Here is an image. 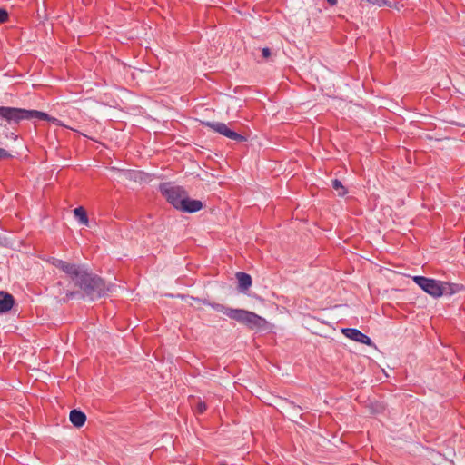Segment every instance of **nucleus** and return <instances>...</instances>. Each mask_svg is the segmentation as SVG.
I'll use <instances>...</instances> for the list:
<instances>
[{
    "label": "nucleus",
    "mask_w": 465,
    "mask_h": 465,
    "mask_svg": "<svg viewBox=\"0 0 465 465\" xmlns=\"http://www.w3.org/2000/svg\"><path fill=\"white\" fill-rule=\"evenodd\" d=\"M74 214L75 218L78 220L80 224L87 226L89 223V219L87 216V213L85 209L82 206H79L74 210Z\"/></svg>",
    "instance_id": "nucleus-12"
},
{
    "label": "nucleus",
    "mask_w": 465,
    "mask_h": 465,
    "mask_svg": "<svg viewBox=\"0 0 465 465\" xmlns=\"http://www.w3.org/2000/svg\"><path fill=\"white\" fill-rule=\"evenodd\" d=\"M430 295H431L433 298L437 299L439 297L443 296L444 294L451 295L454 292H428Z\"/></svg>",
    "instance_id": "nucleus-19"
},
{
    "label": "nucleus",
    "mask_w": 465,
    "mask_h": 465,
    "mask_svg": "<svg viewBox=\"0 0 465 465\" xmlns=\"http://www.w3.org/2000/svg\"><path fill=\"white\" fill-rule=\"evenodd\" d=\"M262 54L264 59H267L271 55V50L268 47H264L262 49Z\"/></svg>",
    "instance_id": "nucleus-20"
},
{
    "label": "nucleus",
    "mask_w": 465,
    "mask_h": 465,
    "mask_svg": "<svg viewBox=\"0 0 465 465\" xmlns=\"http://www.w3.org/2000/svg\"><path fill=\"white\" fill-rule=\"evenodd\" d=\"M104 292H68L67 299H82L84 301H94L103 297Z\"/></svg>",
    "instance_id": "nucleus-10"
},
{
    "label": "nucleus",
    "mask_w": 465,
    "mask_h": 465,
    "mask_svg": "<svg viewBox=\"0 0 465 465\" xmlns=\"http://www.w3.org/2000/svg\"><path fill=\"white\" fill-rule=\"evenodd\" d=\"M213 307L239 323L246 325L250 329H262L267 323L264 318L250 311L232 309L221 304L213 305Z\"/></svg>",
    "instance_id": "nucleus-2"
},
{
    "label": "nucleus",
    "mask_w": 465,
    "mask_h": 465,
    "mask_svg": "<svg viewBox=\"0 0 465 465\" xmlns=\"http://www.w3.org/2000/svg\"><path fill=\"white\" fill-rule=\"evenodd\" d=\"M331 184L339 196H344L347 193L346 188L342 185L340 180H332Z\"/></svg>",
    "instance_id": "nucleus-13"
},
{
    "label": "nucleus",
    "mask_w": 465,
    "mask_h": 465,
    "mask_svg": "<svg viewBox=\"0 0 465 465\" xmlns=\"http://www.w3.org/2000/svg\"><path fill=\"white\" fill-rule=\"evenodd\" d=\"M166 296H169V297H172V298H181L182 300L189 302V301H199L198 299L193 297V296H190L188 294H181V293H178V294H173V293H169V294H166Z\"/></svg>",
    "instance_id": "nucleus-15"
},
{
    "label": "nucleus",
    "mask_w": 465,
    "mask_h": 465,
    "mask_svg": "<svg viewBox=\"0 0 465 465\" xmlns=\"http://www.w3.org/2000/svg\"><path fill=\"white\" fill-rule=\"evenodd\" d=\"M407 284L413 282L422 291H461L462 286L449 282L427 278L424 276H413L406 278Z\"/></svg>",
    "instance_id": "nucleus-3"
},
{
    "label": "nucleus",
    "mask_w": 465,
    "mask_h": 465,
    "mask_svg": "<svg viewBox=\"0 0 465 465\" xmlns=\"http://www.w3.org/2000/svg\"><path fill=\"white\" fill-rule=\"evenodd\" d=\"M15 304V299L9 292H0V314L9 312Z\"/></svg>",
    "instance_id": "nucleus-8"
},
{
    "label": "nucleus",
    "mask_w": 465,
    "mask_h": 465,
    "mask_svg": "<svg viewBox=\"0 0 465 465\" xmlns=\"http://www.w3.org/2000/svg\"><path fill=\"white\" fill-rule=\"evenodd\" d=\"M10 154L5 150L0 148V159L9 157Z\"/></svg>",
    "instance_id": "nucleus-21"
},
{
    "label": "nucleus",
    "mask_w": 465,
    "mask_h": 465,
    "mask_svg": "<svg viewBox=\"0 0 465 465\" xmlns=\"http://www.w3.org/2000/svg\"><path fill=\"white\" fill-rule=\"evenodd\" d=\"M204 125L208 126L214 132L237 142H245L246 137L231 130L229 126L221 122H204Z\"/></svg>",
    "instance_id": "nucleus-5"
},
{
    "label": "nucleus",
    "mask_w": 465,
    "mask_h": 465,
    "mask_svg": "<svg viewBox=\"0 0 465 465\" xmlns=\"http://www.w3.org/2000/svg\"><path fill=\"white\" fill-rule=\"evenodd\" d=\"M206 404L203 401H199L196 405V411L198 413H203L206 411Z\"/></svg>",
    "instance_id": "nucleus-17"
},
{
    "label": "nucleus",
    "mask_w": 465,
    "mask_h": 465,
    "mask_svg": "<svg viewBox=\"0 0 465 465\" xmlns=\"http://www.w3.org/2000/svg\"><path fill=\"white\" fill-rule=\"evenodd\" d=\"M219 465H228V464H226V463H220Z\"/></svg>",
    "instance_id": "nucleus-24"
},
{
    "label": "nucleus",
    "mask_w": 465,
    "mask_h": 465,
    "mask_svg": "<svg viewBox=\"0 0 465 465\" xmlns=\"http://www.w3.org/2000/svg\"><path fill=\"white\" fill-rule=\"evenodd\" d=\"M112 171H117L118 173H120L121 174H123L124 177H126L127 179H136L137 176H138V173L135 172V171H131V170H120V169H117L115 167H112L111 169Z\"/></svg>",
    "instance_id": "nucleus-14"
},
{
    "label": "nucleus",
    "mask_w": 465,
    "mask_h": 465,
    "mask_svg": "<svg viewBox=\"0 0 465 465\" xmlns=\"http://www.w3.org/2000/svg\"><path fill=\"white\" fill-rule=\"evenodd\" d=\"M235 277L238 282L239 289L244 291L248 290L251 287L252 281V277L248 273L243 272H238L235 274Z\"/></svg>",
    "instance_id": "nucleus-11"
},
{
    "label": "nucleus",
    "mask_w": 465,
    "mask_h": 465,
    "mask_svg": "<svg viewBox=\"0 0 465 465\" xmlns=\"http://www.w3.org/2000/svg\"><path fill=\"white\" fill-rule=\"evenodd\" d=\"M182 204L179 206L178 210L183 213H196L203 209V203L199 200L191 199L188 196V193L186 194L185 198L183 201Z\"/></svg>",
    "instance_id": "nucleus-7"
},
{
    "label": "nucleus",
    "mask_w": 465,
    "mask_h": 465,
    "mask_svg": "<svg viewBox=\"0 0 465 465\" xmlns=\"http://www.w3.org/2000/svg\"><path fill=\"white\" fill-rule=\"evenodd\" d=\"M7 19H8L7 11L0 8V23H5Z\"/></svg>",
    "instance_id": "nucleus-18"
},
{
    "label": "nucleus",
    "mask_w": 465,
    "mask_h": 465,
    "mask_svg": "<svg viewBox=\"0 0 465 465\" xmlns=\"http://www.w3.org/2000/svg\"><path fill=\"white\" fill-rule=\"evenodd\" d=\"M290 404H291L294 409H298V410L300 409V407H299V406L294 405L292 402H290Z\"/></svg>",
    "instance_id": "nucleus-23"
},
{
    "label": "nucleus",
    "mask_w": 465,
    "mask_h": 465,
    "mask_svg": "<svg viewBox=\"0 0 465 465\" xmlns=\"http://www.w3.org/2000/svg\"><path fill=\"white\" fill-rule=\"evenodd\" d=\"M159 190L168 203L177 210L182 203H183V201L187 194V192L182 186L174 185L171 183L160 184Z\"/></svg>",
    "instance_id": "nucleus-4"
},
{
    "label": "nucleus",
    "mask_w": 465,
    "mask_h": 465,
    "mask_svg": "<svg viewBox=\"0 0 465 465\" xmlns=\"http://www.w3.org/2000/svg\"><path fill=\"white\" fill-rule=\"evenodd\" d=\"M327 2L331 5H335L337 4V0H327Z\"/></svg>",
    "instance_id": "nucleus-22"
},
{
    "label": "nucleus",
    "mask_w": 465,
    "mask_h": 465,
    "mask_svg": "<svg viewBox=\"0 0 465 465\" xmlns=\"http://www.w3.org/2000/svg\"><path fill=\"white\" fill-rule=\"evenodd\" d=\"M366 2L372 4L374 5H377L379 7L390 5V3L388 0H366Z\"/></svg>",
    "instance_id": "nucleus-16"
},
{
    "label": "nucleus",
    "mask_w": 465,
    "mask_h": 465,
    "mask_svg": "<svg viewBox=\"0 0 465 465\" xmlns=\"http://www.w3.org/2000/svg\"><path fill=\"white\" fill-rule=\"evenodd\" d=\"M342 333L349 339L366 345H372L371 339L355 328H343Z\"/></svg>",
    "instance_id": "nucleus-6"
},
{
    "label": "nucleus",
    "mask_w": 465,
    "mask_h": 465,
    "mask_svg": "<svg viewBox=\"0 0 465 465\" xmlns=\"http://www.w3.org/2000/svg\"><path fill=\"white\" fill-rule=\"evenodd\" d=\"M69 420L76 428H81L86 421V415L80 410L74 409L70 411Z\"/></svg>",
    "instance_id": "nucleus-9"
},
{
    "label": "nucleus",
    "mask_w": 465,
    "mask_h": 465,
    "mask_svg": "<svg viewBox=\"0 0 465 465\" xmlns=\"http://www.w3.org/2000/svg\"><path fill=\"white\" fill-rule=\"evenodd\" d=\"M49 262L64 272L76 287L84 291L110 290L104 281L84 263L69 262L54 257Z\"/></svg>",
    "instance_id": "nucleus-1"
}]
</instances>
